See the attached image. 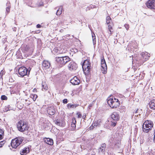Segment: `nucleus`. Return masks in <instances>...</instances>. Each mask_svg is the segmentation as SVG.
I'll list each match as a JSON object with an SVG mask.
<instances>
[{
	"label": "nucleus",
	"instance_id": "1",
	"mask_svg": "<svg viewBox=\"0 0 155 155\" xmlns=\"http://www.w3.org/2000/svg\"><path fill=\"white\" fill-rule=\"evenodd\" d=\"M56 61L59 67H61L70 61V59L68 56L57 57H56Z\"/></svg>",
	"mask_w": 155,
	"mask_h": 155
},
{
	"label": "nucleus",
	"instance_id": "2",
	"mask_svg": "<svg viewBox=\"0 0 155 155\" xmlns=\"http://www.w3.org/2000/svg\"><path fill=\"white\" fill-rule=\"evenodd\" d=\"M107 103L109 105L113 108H117L120 105L118 100L113 97H112L111 98L108 97L107 99Z\"/></svg>",
	"mask_w": 155,
	"mask_h": 155
},
{
	"label": "nucleus",
	"instance_id": "3",
	"mask_svg": "<svg viewBox=\"0 0 155 155\" xmlns=\"http://www.w3.org/2000/svg\"><path fill=\"white\" fill-rule=\"evenodd\" d=\"M23 140L24 138L21 137H17L12 139L11 143V146L13 148H16L21 143Z\"/></svg>",
	"mask_w": 155,
	"mask_h": 155
},
{
	"label": "nucleus",
	"instance_id": "4",
	"mask_svg": "<svg viewBox=\"0 0 155 155\" xmlns=\"http://www.w3.org/2000/svg\"><path fill=\"white\" fill-rule=\"evenodd\" d=\"M153 126L152 122L150 121H147L145 122L143 125V132L147 133L151 129Z\"/></svg>",
	"mask_w": 155,
	"mask_h": 155
},
{
	"label": "nucleus",
	"instance_id": "5",
	"mask_svg": "<svg viewBox=\"0 0 155 155\" xmlns=\"http://www.w3.org/2000/svg\"><path fill=\"white\" fill-rule=\"evenodd\" d=\"M91 64L88 60H85L82 65L84 73L88 74L89 73L91 69Z\"/></svg>",
	"mask_w": 155,
	"mask_h": 155
},
{
	"label": "nucleus",
	"instance_id": "6",
	"mask_svg": "<svg viewBox=\"0 0 155 155\" xmlns=\"http://www.w3.org/2000/svg\"><path fill=\"white\" fill-rule=\"evenodd\" d=\"M30 71H28V70L25 67H21L18 70V73L21 77H23L27 75L28 74H29Z\"/></svg>",
	"mask_w": 155,
	"mask_h": 155
},
{
	"label": "nucleus",
	"instance_id": "7",
	"mask_svg": "<svg viewBox=\"0 0 155 155\" xmlns=\"http://www.w3.org/2000/svg\"><path fill=\"white\" fill-rule=\"evenodd\" d=\"M147 6L151 9H155V1L154 0H149L146 3Z\"/></svg>",
	"mask_w": 155,
	"mask_h": 155
},
{
	"label": "nucleus",
	"instance_id": "8",
	"mask_svg": "<svg viewBox=\"0 0 155 155\" xmlns=\"http://www.w3.org/2000/svg\"><path fill=\"white\" fill-rule=\"evenodd\" d=\"M68 69L71 71L76 70L77 68V64L74 62L71 61L68 65Z\"/></svg>",
	"mask_w": 155,
	"mask_h": 155
},
{
	"label": "nucleus",
	"instance_id": "9",
	"mask_svg": "<svg viewBox=\"0 0 155 155\" xmlns=\"http://www.w3.org/2000/svg\"><path fill=\"white\" fill-rule=\"evenodd\" d=\"M70 82L73 85H76L79 84L80 82V81L77 77L75 76L70 80Z\"/></svg>",
	"mask_w": 155,
	"mask_h": 155
},
{
	"label": "nucleus",
	"instance_id": "10",
	"mask_svg": "<svg viewBox=\"0 0 155 155\" xmlns=\"http://www.w3.org/2000/svg\"><path fill=\"white\" fill-rule=\"evenodd\" d=\"M111 118L114 121H117L119 120V114L116 112H114L111 115Z\"/></svg>",
	"mask_w": 155,
	"mask_h": 155
},
{
	"label": "nucleus",
	"instance_id": "11",
	"mask_svg": "<svg viewBox=\"0 0 155 155\" xmlns=\"http://www.w3.org/2000/svg\"><path fill=\"white\" fill-rule=\"evenodd\" d=\"M55 111L53 106H51L48 107L47 110V112L50 115H52L55 113Z\"/></svg>",
	"mask_w": 155,
	"mask_h": 155
},
{
	"label": "nucleus",
	"instance_id": "12",
	"mask_svg": "<svg viewBox=\"0 0 155 155\" xmlns=\"http://www.w3.org/2000/svg\"><path fill=\"white\" fill-rule=\"evenodd\" d=\"M141 55L143 58L144 59V61H146L147 60H148L150 57V54L147 52H142L141 54Z\"/></svg>",
	"mask_w": 155,
	"mask_h": 155
},
{
	"label": "nucleus",
	"instance_id": "13",
	"mask_svg": "<svg viewBox=\"0 0 155 155\" xmlns=\"http://www.w3.org/2000/svg\"><path fill=\"white\" fill-rule=\"evenodd\" d=\"M42 68L44 69H46L48 68L50 66V63L47 61H44L42 64Z\"/></svg>",
	"mask_w": 155,
	"mask_h": 155
},
{
	"label": "nucleus",
	"instance_id": "14",
	"mask_svg": "<svg viewBox=\"0 0 155 155\" xmlns=\"http://www.w3.org/2000/svg\"><path fill=\"white\" fill-rule=\"evenodd\" d=\"M101 71L103 74H105L107 72V67L106 63L101 64Z\"/></svg>",
	"mask_w": 155,
	"mask_h": 155
},
{
	"label": "nucleus",
	"instance_id": "15",
	"mask_svg": "<svg viewBox=\"0 0 155 155\" xmlns=\"http://www.w3.org/2000/svg\"><path fill=\"white\" fill-rule=\"evenodd\" d=\"M45 142L48 145H52L54 143L53 140L52 139L49 138H45L44 139Z\"/></svg>",
	"mask_w": 155,
	"mask_h": 155
},
{
	"label": "nucleus",
	"instance_id": "16",
	"mask_svg": "<svg viewBox=\"0 0 155 155\" xmlns=\"http://www.w3.org/2000/svg\"><path fill=\"white\" fill-rule=\"evenodd\" d=\"M23 126L21 129H20V131L23 132L27 130L28 129V127L26 123L24 121L23 123Z\"/></svg>",
	"mask_w": 155,
	"mask_h": 155
},
{
	"label": "nucleus",
	"instance_id": "17",
	"mask_svg": "<svg viewBox=\"0 0 155 155\" xmlns=\"http://www.w3.org/2000/svg\"><path fill=\"white\" fill-rule=\"evenodd\" d=\"M29 149L28 148L25 147L20 151V154L21 155H26L29 152Z\"/></svg>",
	"mask_w": 155,
	"mask_h": 155
},
{
	"label": "nucleus",
	"instance_id": "18",
	"mask_svg": "<svg viewBox=\"0 0 155 155\" xmlns=\"http://www.w3.org/2000/svg\"><path fill=\"white\" fill-rule=\"evenodd\" d=\"M149 106L150 108L153 110L155 109V99L152 100L149 103Z\"/></svg>",
	"mask_w": 155,
	"mask_h": 155
},
{
	"label": "nucleus",
	"instance_id": "19",
	"mask_svg": "<svg viewBox=\"0 0 155 155\" xmlns=\"http://www.w3.org/2000/svg\"><path fill=\"white\" fill-rule=\"evenodd\" d=\"M101 121L100 120H97V121H95L93 124L90 127V129H93V127H94L99 126L100 125Z\"/></svg>",
	"mask_w": 155,
	"mask_h": 155
},
{
	"label": "nucleus",
	"instance_id": "20",
	"mask_svg": "<svg viewBox=\"0 0 155 155\" xmlns=\"http://www.w3.org/2000/svg\"><path fill=\"white\" fill-rule=\"evenodd\" d=\"M106 147V144L105 143L102 144L100 147L98 149L99 152H101L103 153L105 151V148Z\"/></svg>",
	"mask_w": 155,
	"mask_h": 155
},
{
	"label": "nucleus",
	"instance_id": "21",
	"mask_svg": "<svg viewBox=\"0 0 155 155\" xmlns=\"http://www.w3.org/2000/svg\"><path fill=\"white\" fill-rule=\"evenodd\" d=\"M24 121L23 120H20L17 124V127L19 131H20V129H21L23 126Z\"/></svg>",
	"mask_w": 155,
	"mask_h": 155
},
{
	"label": "nucleus",
	"instance_id": "22",
	"mask_svg": "<svg viewBox=\"0 0 155 155\" xmlns=\"http://www.w3.org/2000/svg\"><path fill=\"white\" fill-rule=\"evenodd\" d=\"M67 107L68 109H70L71 108H75L79 106V104H68L67 105Z\"/></svg>",
	"mask_w": 155,
	"mask_h": 155
},
{
	"label": "nucleus",
	"instance_id": "23",
	"mask_svg": "<svg viewBox=\"0 0 155 155\" xmlns=\"http://www.w3.org/2000/svg\"><path fill=\"white\" fill-rule=\"evenodd\" d=\"M42 90L44 91H46L48 89V87L47 84L45 82H43L42 84Z\"/></svg>",
	"mask_w": 155,
	"mask_h": 155
},
{
	"label": "nucleus",
	"instance_id": "24",
	"mask_svg": "<svg viewBox=\"0 0 155 155\" xmlns=\"http://www.w3.org/2000/svg\"><path fill=\"white\" fill-rule=\"evenodd\" d=\"M62 9L63 8L62 6H61L59 7L58 9L57 10L56 12V14L57 15H60L62 13Z\"/></svg>",
	"mask_w": 155,
	"mask_h": 155
},
{
	"label": "nucleus",
	"instance_id": "25",
	"mask_svg": "<svg viewBox=\"0 0 155 155\" xmlns=\"http://www.w3.org/2000/svg\"><path fill=\"white\" fill-rule=\"evenodd\" d=\"M6 5L8 6L6 8V14L7 13V14H8L10 12L11 7L9 3H7Z\"/></svg>",
	"mask_w": 155,
	"mask_h": 155
},
{
	"label": "nucleus",
	"instance_id": "26",
	"mask_svg": "<svg viewBox=\"0 0 155 155\" xmlns=\"http://www.w3.org/2000/svg\"><path fill=\"white\" fill-rule=\"evenodd\" d=\"M30 97L32 98L34 101H35L37 98V96L35 94H32L30 96Z\"/></svg>",
	"mask_w": 155,
	"mask_h": 155
},
{
	"label": "nucleus",
	"instance_id": "27",
	"mask_svg": "<svg viewBox=\"0 0 155 155\" xmlns=\"http://www.w3.org/2000/svg\"><path fill=\"white\" fill-rule=\"evenodd\" d=\"M92 39H93V42L94 45L95 44H96V38H95V34L94 33L93 34H92Z\"/></svg>",
	"mask_w": 155,
	"mask_h": 155
},
{
	"label": "nucleus",
	"instance_id": "28",
	"mask_svg": "<svg viewBox=\"0 0 155 155\" xmlns=\"http://www.w3.org/2000/svg\"><path fill=\"white\" fill-rule=\"evenodd\" d=\"M4 133L3 131L0 128V140H1L2 138V136Z\"/></svg>",
	"mask_w": 155,
	"mask_h": 155
},
{
	"label": "nucleus",
	"instance_id": "29",
	"mask_svg": "<svg viewBox=\"0 0 155 155\" xmlns=\"http://www.w3.org/2000/svg\"><path fill=\"white\" fill-rule=\"evenodd\" d=\"M111 20V18L109 16H107L106 18V23L108 24L110 23V21Z\"/></svg>",
	"mask_w": 155,
	"mask_h": 155
},
{
	"label": "nucleus",
	"instance_id": "30",
	"mask_svg": "<svg viewBox=\"0 0 155 155\" xmlns=\"http://www.w3.org/2000/svg\"><path fill=\"white\" fill-rule=\"evenodd\" d=\"M55 124L58 125L59 126H62V123L61 122H60V121L57 120H56L55 122Z\"/></svg>",
	"mask_w": 155,
	"mask_h": 155
},
{
	"label": "nucleus",
	"instance_id": "31",
	"mask_svg": "<svg viewBox=\"0 0 155 155\" xmlns=\"http://www.w3.org/2000/svg\"><path fill=\"white\" fill-rule=\"evenodd\" d=\"M1 99L2 100H6L7 99V97L5 95H3L1 96Z\"/></svg>",
	"mask_w": 155,
	"mask_h": 155
},
{
	"label": "nucleus",
	"instance_id": "32",
	"mask_svg": "<svg viewBox=\"0 0 155 155\" xmlns=\"http://www.w3.org/2000/svg\"><path fill=\"white\" fill-rule=\"evenodd\" d=\"M108 30L113 29L112 25L111 23L108 24Z\"/></svg>",
	"mask_w": 155,
	"mask_h": 155
},
{
	"label": "nucleus",
	"instance_id": "33",
	"mask_svg": "<svg viewBox=\"0 0 155 155\" xmlns=\"http://www.w3.org/2000/svg\"><path fill=\"white\" fill-rule=\"evenodd\" d=\"M76 121L75 119V118L74 117L72 119V122L71 124H76Z\"/></svg>",
	"mask_w": 155,
	"mask_h": 155
},
{
	"label": "nucleus",
	"instance_id": "34",
	"mask_svg": "<svg viewBox=\"0 0 155 155\" xmlns=\"http://www.w3.org/2000/svg\"><path fill=\"white\" fill-rule=\"evenodd\" d=\"M117 123V121H114V122L111 121V125L114 127L116 125V123Z\"/></svg>",
	"mask_w": 155,
	"mask_h": 155
},
{
	"label": "nucleus",
	"instance_id": "35",
	"mask_svg": "<svg viewBox=\"0 0 155 155\" xmlns=\"http://www.w3.org/2000/svg\"><path fill=\"white\" fill-rule=\"evenodd\" d=\"M106 62L105 61V59H104V57H103V58L101 59V64H105Z\"/></svg>",
	"mask_w": 155,
	"mask_h": 155
},
{
	"label": "nucleus",
	"instance_id": "36",
	"mask_svg": "<svg viewBox=\"0 0 155 155\" xmlns=\"http://www.w3.org/2000/svg\"><path fill=\"white\" fill-rule=\"evenodd\" d=\"M77 115L78 116V118H80L82 117V115L79 112H78L77 113Z\"/></svg>",
	"mask_w": 155,
	"mask_h": 155
},
{
	"label": "nucleus",
	"instance_id": "37",
	"mask_svg": "<svg viewBox=\"0 0 155 155\" xmlns=\"http://www.w3.org/2000/svg\"><path fill=\"white\" fill-rule=\"evenodd\" d=\"M5 142H6V141L5 140L2 141L0 142V145L2 147L5 143Z\"/></svg>",
	"mask_w": 155,
	"mask_h": 155
},
{
	"label": "nucleus",
	"instance_id": "38",
	"mask_svg": "<svg viewBox=\"0 0 155 155\" xmlns=\"http://www.w3.org/2000/svg\"><path fill=\"white\" fill-rule=\"evenodd\" d=\"M4 74V71L3 70H2L0 73V75L1 76L0 78H2V76Z\"/></svg>",
	"mask_w": 155,
	"mask_h": 155
},
{
	"label": "nucleus",
	"instance_id": "39",
	"mask_svg": "<svg viewBox=\"0 0 155 155\" xmlns=\"http://www.w3.org/2000/svg\"><path fill=\"white\" fill-rule=\"evenodd\" d=\"M124 26L127 30H128L129 27V25L128 24H126Z\"/></svg>",
	"mask_w": 155,
	"mask_h": 155
},
{
	"label": "nucleus",
	"instance_id": "40",
	"mask_svg": "<svg viewBox=\"0 0 155 155\" xmlns=\"http://www.w3.org/2000/svg\"><path fill=\"white\" fill-rule=\"evenodd\" d=\"M63 102L64 104H67L68 103V100L67 99H65L63 100Z\"/></svg>",
	"mask_w": 155,
	"mask_h": 155
},
{
	"label": "nucleus",
	"instance_id": "41",
	"mask_svg": "<svg viewBox=\"0 0 155 155\" xmlns=\"http://www.w3.org/2000/svg\"><path fill=\"white\" fill-rule=\"evenodd\" d=\"M14 80L12 78V77H10V78L9 79V81L10 82H12L14 81Z\"/></svg>",
	"mask_w": 155,
	"mask_h": 155
},
{
	"label": "nucleus",
	"instance_id": "42",
	"mask_svg": "<svg viewBox=\"0 0 155 155\" xmlns=\"http://www.w3.org/2000/svg\"><path fill=\"white\" fill-rule=\"evenodd\" d=\"M91 8H95V5H91L90 6Z\"/></svg>",
	"mask_w": 155,
	"mask_h": 155
},
{
	"label": "nucleus",
	"instance_id": "43",
	"mask_svg": "<svg viewBox=\"0 0 155 155\" xmlns=\"http://www.w3.org/2000/svg\"><path fill=\"white\" fill-rule=\"evenodd\" d=\"M71 127H76V124H71Z\"/></svg>",
	"mask_w": 155,
	"mask_h": 155
},
{
	"label": "nucleus",
	"instance_id": "44",
	"mask_svg": "<svg viewBox=\"0 0 155 155\" xmlns=\"http://www.w3.org/2000/svg\"><path fill=\"white\" fill-rule=\"evenodd\" d=\"M37 28H40L41 27V26L40 24H38L36 25Z\"/></svg>",
	"mask_w": 155,
	"mask_h": 155
},
{
	"label": "nucleus",
	"instance_id": "45",
	"mask_svg": "<svg viewBox=\"0 0 155 155\" xmlns=\"http://www.w3.org/2000/svg\"><path fill=\"white\" fill-rule=\"evenodd\" d=\"M12 29L13 31H16V28L15 27H14L13 28H12Z\"/></svg>",
	"mask_w": 155,
	"mask_h": 155
},
{
	"label": "nucleus",
	"instance_id": "46",
	"mask_svg": "<svg viewBox=\"0 0 155 155\" xmlns=\"http://www.w3.org/2000/svg\"><path fill=\"white\" fill-rule=\"evenodd\" d=\"M90 6H88L87 7V8H86V10H90Z\"/></svg>",
	"mask_w": 155,
	"mask_h": 155
},
{
	"label": "nucleus",
	"instance_id": "47",
	"mask_svg": "<svg viewBox=\"0 0 155 155\" xmlns=\"http://www.w3.org/2000/svg\"><path fill=\"white\" fill-rule=\"evenodd\" d=\"M109 30L108 32H110L111 33L113 32V29H110V30Z\"/></svg>",
	"mask_w": 155,
	"mask_h": 155
},
{
	"label": "nucleus",
	"instance_id": "48",
	"mask_svg": "<svg viewBox=\"0 0 155 155\" xmlns=\"http://www.w3.org/2000/svg\"><path fill=\"white\" fill-rule=\"evenodd\" d=\"M113 33H111L110 32H108V34H109V36H110L112 35Z\"/></svg>",
	"mask_w": 155,
	"mask_h": 155
},
{
	"label": "nucleus",
	"instance_id": "49",
	"mask_svg": "<svg viewBox=\"0 0 155 155\" xmlns=\"http://www.w3.org/2000/svg\"><path fill=\"white\" fill-rule=\"evenodd\" d=\"M93 105V104H90L88 106V107L90 108V107H91Z\"/></svg>",
	"mask_w": 155,
	"mask_h": 155
},
{
	"label": "nucleus",
	"instance_id": "50",
	"mask_svg": "<svg viewBox=\"0 0 155 155\" xmlns=\"http://www.w3.org/2000/svg\"><path fill=\"white\" fill-rule=\"evenodd\" d=\"M143 143V140H142L141 141H140V144H141Z\"/></svg>",
	"mask_w": 155,
	"mask_h": 155
},
{
	"label": "nucleus",
	"instance_id": "51",
	"mask_svg": "<svg viewBox=\"0 0 155 155\" xmlns=\"http://www.w3.org/2000/svg\"><path fill=\"white\" fill-rule=\"evenodd\" d=\"M138 110V109H137L134 112L135 114H136L137 113V111Z\"/></svg>",
	"mask_w": 155,
	"mask_h": 155
},
{
	"label": "nucleus",
	"instance_id": "52",
	"mask_svg": "<svg viewBox=\"0 0 155 155\" xmlns=\"http://www.w3.org/2000/svg\"><path fill=\"white\" fill-rule=\"evenodd\" d=\"M91 155H95V153H92Z\"/></svg>",
	"mask_w": 155,
	"mask_h": 155
},
{
	"label": "nucleus",
	"instance_id": "53",
	"mask_svg": "<svg viewBox=\"0 0 155 155\" xmlns=\"http://www.w3.org/2000/svg\"><path fill=\"white\" fill-rule=\"evenodd\" d=\"M85 117H85H84V116H83L82 117H83V118H84Z\"/></svg>",
	"mask_w": 155,
	"mask_h": 155
},
{
	"label": "nucleus",
	"instance_id": "54",
	"mask_svg": "<svg viewBox=\"0 0 155 155\" xmlns=\"http://www.w3.org/2000/svg\"><path fill=\"white\" fill-rule=\"evenodd\" d=\"M85 117H85H84V116H83L82 117H83V118H84Z\"/></svg>",
	"mask_w": 155,
	"mask_h": 155
},
{
	"label": "nucleus",
	"instance_id": "55",
	"mask_svg": "<svg viewBox=\"0 0 155 155\" xmlns=\"http://www.w3.org/2000/svg\"><path fill=\"white\" fill-rule=\"evenodd\" d=\"M25 50L26 51H27V48H25Z\"/></svg>",
	"mask_w": 155,
	"mask_h": 155
},
{
	"label": "nucleus",
	"instance_id": "56",
	"mask_svg": "<svg viewBox=\"0 0 155 155\" xmlns=\"http://www.w3.org/2000/svg\"><path fill=\"white\" fill-rule=\"evenodd\" d=\"M57 7L55 8V9H57Z\"/></svg>",
	"mask_w": 155,
	"mask_h": 155
},
{
	"label": "nucleus",
	"instance_id": "57",
	"mask_svg": "<svg viewBox=\"0 0 155 155\" xmlns=\"http://www.w3.org/2000/svg\"><path fill=\"white\" fill-rule=\"evenodd\" d=\"M16 22H15V24L16 25Z\"/></svg>",
	"mask_w": 155,
	"mask_h": 155
},
{
	"label": "nucleus",
	"instance_id": "58",
	"mask_svg": "<svg viewBox=\"0 0 155 155\" xmlns=\"http://www.w3.org/2000/svg\"><path fill=\"white\" fill-rule=\"evenodd\" d=\"M28 47L27 48L28 49Z\"/></svg>",
	"mask_w": 155,
	"mask_h": 155
}]
</instances>
